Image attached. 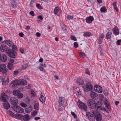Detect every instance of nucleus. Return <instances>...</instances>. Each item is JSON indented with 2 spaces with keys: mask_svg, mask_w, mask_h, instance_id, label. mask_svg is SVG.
Segmentation results:
<instances>
[{
  "mask_svg": "<svg viewBox=\"0 0 121 121\" xmlns=\"http://www.w3.org/2000/svg\"><path fill=\"white\" fill-rule=\"evenodd\" d=\"M73 16L72 15L71 16L70 15H69L67 16L66 18H67L69 20H72L73 19Z\"/></svg>",
  "mask_w": 121,
  "mask_h": 121,
  "instance_id": "a19ab883",
  "label": "nucleus"
},
{
  "mask_svg": "<svg viewBox=\"0 0 121 121\" xmlns=\"http://www.w3.org/2000/svg\"><path fill=\"white\" fill-rule=\"evenodd\" d=\"M20 51L22 54H23L24 53V50L22 48H20Z\"/></svg>",
  "mask_w": 121,
  "mask_h": 121,
  "instance_id": "052dcab7",
  "label": "nucleus"
},
{
  "mask_svg": "<svg viewBox=\"0 0 121 121\" xmlns=\"http://www.w3.org/2000/svg\"><path fill=\"white\" fill-rule=\"evenodd\" d=\"M6 44L9 47H11L13 44V42L9 40H7L5 41Z\"/></svg>",
  "mask_w": 121,
  "mask_h": 121,
  "instance_id": "5701e85b",
  "label": "nucleus"
},
{
  "mask_svg": "<svg viewBox=\"0 0 121 121\" xmlns=\"http://www.w3.org/2000/svg\"><path fill=\"white\" fill-rule=\"evenodd\" d=\"M7 112L8 114L12 116H14V113L11 111H7Z\"/></svg>",
  "mask_w": 121,
  "mask_h": 121,
  "instance_id": "ea45409f",
  "label": "nucleus"
},
{
  "mask_svg": "<svg viewBox=\"0 0 121 121\" xmlns=\"http://www.w3.org/2000/svg\"><path fill=\"white\" fill-rule=\"evenodd\" d=\"M20 104L21 106L24 108L26 107L27 106L26 104L23 102L21 103Z\"/></svg>",
  "mask_w": 121,
  "mask_h": 121,
  "instance_id": "37998d69",
  "label": "nucleus"
},
{
  "mask_svg": "<svg viewBox=\"0 0 121 121\" xmlns=\"http://www.w3.org/2000/svg\"><path fill=\"white\" fill-rule=\"evenodd\" d=\"M112 34L111 32H108L106 34V37L107 39H111V35Z\"/></svg>",
  "mask_w": 121,
  "mask_h": 121,
  "instance_id": "cd10ccee",
  "label": "nucleus"
},
{
  "mask_svg": "<svg viewBox=\"0 0 121 121\" xmlns=\"http://www.w3.org/2000/svg\"><path fill=\"white\" fill-rule=\"evenodd\" d=\"M11 47H12V49L13 50H16L17 49V47L13 44Z\"/></svg>",
  "mask_w": 121,
  "mask_h": 121,
  "instance_id": "58836bf2",
  "label": "nucleus"
},
{
  "mask_svg": "<svg viewBox=\"0 0 121 121\" xmlns=\"http://www.w3.org/2000/svg\"><path fill=\"white\" fill-rule=\"evenodd\" d=\"M16 81L17 83L18 86L22 85H25L27 84V81L24 79L16 80Z\"/></svg>",
  "mask_w": 121,
  "mask_h": 121,
  "instance_id": "9d476101",
  "label": "nucleus"
},
{
  "mask_svg": "<svg viewBox=\"0 0 121 121\" xmlns=\"http://www.w3.org/2000/svg\"><path fill=\"white\" fill-rule=\"evenodd\" d=\"M91 35V34L90 32H86L83 35L84 37H89Z\"/></svg>",
  "mask_w": 121,
  "mask_h": 121,
  "instance_id": "e433bc0d",
  "label": "nucleus"
},
{
  "mask_svg": "<svg viewBox=\"0 0 121 121\" xmlns=\"http://www.w3.org/2000/svg\"><path fill=\"white\" fill-rule=\"evenodd\" d=\"M9 48L6 45L4 44L1 45L0 47V50L2 52H4L7 50Z\"/></svg>",
  "mask_w": 121,
  "mask_h": 121,
  "instance_id": "f8f14e48",
  "label": "nucleus"
},
{
  "mask_svg": "<svg viewBox=\"0 0 121 121\" xmlns=\"http://www.w3.org/2000/svg\"><path fill=\"white\" fill-rule=\"evenodd\" d=\"M71 113L72 115L74 117V118H75L77 117L75 114V113L74 112H71Z\"/></svg>",
  "mask_w": 121,
  "mask_h": 121,
  "instance_id": "de8ad7c7",
  "label": "nucleus"
},
{
  "mask_svg": "<svg viewBox=\"0 0 121 121\" xmlns=\"http://www.w3.org/2000/svg\"><path fill=\"white\" fill-rule=\"evenodd\" d=\"M95 108L96 110V111L98 112H100V111L102 110V108L101 107V106H96Z\"/></svg>",
  "mask_w": 121,
  "mask_h": 121,
  "instance_id": "c756f323",
  "label": "nucleus"
},
{
  "mask_svg": "<svg viewBox=\"0 0 121 121\" xmlns=\"http://www.w3.org/2000/svg\"><path fill=\"white\" fill-rule=\"evenodd\" d=\"M77 82L78 84L79 85H82L84 83L83 80L82 78L78 79Z\"/></svg>",
  "mask_w": 121,
  "mask_h": 121,
  "instance_id": "a878e982",
  "label": "nucleus"
},
{
  "mask_svg": "<svg viewBox=\"0 0 121 121\" xmlns=\"http://www.w3.org/2000/svg\"><path fill=\"white\" fill-rule=\"evenodd\" d=\"M112 5L114 7V8L117 12L118 11V9H117V7L116 3L115 2H114L112 4Z\"/></svg>",
  "mask_w": 121,
  "mask_h": 121,
  "instance_id": "72a5a7b5",
  "label": "nucleus"
},
{
  "mask_svg": "<svg viewBox=\"0 0 121 121\" xmlns=\"http://www.w3.org/2000/svg\"><path fill=\"white\" fill-rule=\"evenodd\" d=\"M93 90V86L91 84H86L85 87L84 89L85 91L88 92L89 91H91Z\"/></svg>",
  "mask_w": 121,
  "mask_h": 121,
  "instance_id": "0eeeda50",
  "label": "nucleus"
},
{
  "mask_svg": "<svg viewBox=\"0 0 121 121\" xmlns=\"http://www.w3.org/2000/svg\"><path fill=\"white\" fill-rule=\"evenodd\" d=\"M6 54L10 57L12 58H15L17 56V53L15 51L9 48L6 52Z\"/></svg>",
  "mask_w": 121,
  "mask_h": 121,
  "instance_id": "f257e3e1",
  "label": "nucleus"
},
{
  "mask_svg": "<svg viewBox=\"0 0 121 121\" xmlns=\"http://www.w3.org/2000/svg\"><path fill=\"white\" fill-rule=\"evenodd\" d=\"M85 82H86V84H91V81L89 80L88 78H86L85 80Z\"/></svg>",
  "mask_w": 121,
  "mask_h": 121,
  "instance_id": "4c0bfd02",
  "label": "nucleus"
},
{
  "mask_svg": "<svg viewBox=\"0 0 121 121\" xmlns=\"http://www.w3.org/2000/svg\"><path fill=\"white\" fill-rule=\"evenodd\" d=\"M12 108L16 112L19 113H22L24 112V109L21 107L18 106L17 105H13Z\"/></svg>",
  "mask_w": 121,
  "mask_h": 121,
  "instance_id": "20e7f679",
  "label": "nucleus"
},
{
  "mask_svg": "<svg viewBox=\"0 0 121 121\" xmlns=\"http://www.w3.org/2000/svg\"><path fill=\"white\" fill-rule=\"evenodd\" d=\"M100 10L101 13H104L106 11L107 9L104 6L101 8Z\"/></svg>",
  "mask_w": 121,
  "mask_h": 121,
  "instance_id": "473e14b6",
  "label": "nucleus"
},
{
  "mask_svg": "<svg viewBox=\"0 0 121 121\" xmlns=\"http://www.w3.org/2000/svg\"><path fill=\"white\" fill-rule=\"evenodd\" d=\"M85 73L86 74H88V75H90V72H89V70H88V69H86V70Z\"/></svg>",
  "mask_w": 121,
  "mask_h": 121,
  "instance_id": "13d9d810",
  "label": "nucleus"
},
{
  "mask_svg": "<svg viewBox=\"0 0 121 121\" xmlns=\"http://www.w3.org/2000/svg\"><path fill=\"white\" fill-rule=\"evenodd\" d=\"M38 67V69L40 70L41 71H43V69L42 67L41 66H39Z\"/></svg>",
  "mask_w": 121,
  "mask_h": 121,
  "instance_id": "338daca9",
  "label": "nucleus"
},
{
  "mask_svg": "<svg viewBox=\"0 0 121 121\" xmlns=\"http://www.w3.org/2000/svg\"><path fill=\"white\" fill-rule=\"evenodd\" d=\"M99 50L100 51V54L101 56H102L103 55V52L101 51V50H102V48H101V47L99 49Z\"/></svg>",
  "mask_w": 121,
  "mask_h": 121,
  "instance_id": "bf43d9fd",
  "label": "nucleus"
},
{
  "mask_svg": "<svg viewBox=\"0 0 121 121\" xmlns=\"http://www.w3.org/2000/svg\"><path fill=\"white\" fill-rule=\"evenodd\" d=\"M4 102L3 103L4 107L6 109H9L10 107L9 103L7 101Z\"/></svg>",
  "mask_w": 121,
  "mask_h": 121,
  "instance_id": "f3484780",
  "label": "nucleus"
},
{
  "mask_svg": "<svg viewBox=\"0 0 121 121\" xmlns=\"http://www.w3.org/2000/svg\"><path fill=\"white\" fill-rule=\"evenodd\" d=\"M1 97L0 98V100L3 102L7 101L6 98L7 97V95L4 93H2L1 95Z\"/></svg>",
  "mask_w": 121,
  "mask_h": 121,
  "instance_id": "4468645a",
  "label": "nucleus"
},
{
  "mask_svg": "<svg viewBox=\"0 0 121 121\" xmlns=\"http://www.w3.org/2000/svg\"><path fill=\"white\" fill-rule=\"evenodd\" d=\"M39 100L42 103H43L45 102V98L43 95H41L40 97L39 98Z\"/></svg>",
  "mask_w": 121,
  "mask_h": 121,
  "instance_id": "2f4dec72",
  "label": "nucleus"
},
{
  "mask_svg": "<svg viewBox=\"0 0 121 121\" xmlns=\"http://www.w3.org/2000/svg\"><path fill=\"white\" fill-rule=\"evenodd\" d=\"M21 117L24 121H28L30 119L29 115L26 114L24 115H22Z\"/></svg>",
  "mask_w": 121,
  "mask_h": 121,
  "instance_id": "ddd939ff",
  "label": "nucleus"
},
{
  "mask_svg": "<svg viewBox=\"0 0 121 121\" xmlns=\"http://www.w3.org/2000/svg\"><path fill=\"white\" fill-rule=\"evenodd\" d=\"M60 106H61L59 105L58 107V110L60 111H62V108Z\"/></svg>",
  "mask_w": 121,
  "mask_h": 121,
  "instance_id": "4d7b16f0",
  "label": "nucleus"
},
{
  "mask_svg": "<svg viewBox=\"0 0 121 121\" xmlns=\"http://www.w3.org/2000/svg\"><path fill=\"white\" fill-rule=\"evenodd\" d=\"M16 80H14L12 82V84H13L12 85V87H15L18 86L17 83L16 81Z\"/></svg>",
  "mask_w": 121,
  "mask_h": 121,
  "instance_id": "bb28decb",
  "label": "nucleus"
},
{
  "mask_svg": "<svg viewBox=\"0 0 121 121\" xmlns=\"http://www.w3.org/2000/svg\"><path fill=\"white\" fill-rule=\"evenodd\" d=\"M9 82V79H7V80H6L5 81H3L2 82V84L4 85L5 83H7Z\"/></svg>",
  "mask_w": 121,
  "mask_h": 121,
  "instance_id": "8fccbe9b",
  "label": "nucleus"
},
{
  "mask_svg": "<svg viewBox=\"0 0 121 121\" xmlns=\"http://www.w3.org/2000/svg\"><path fill=\"white\" fill-rule=\"evenodd\" d=\"M36 6L37 8L39 9H43L42 6L39 4H37Z\"/></svg>",
  "mask_w": 121,
  "mask_h": 121,
  "instance_id": "c03bdc74",
  "label": "nucleus"
},
{
  "mask_svg": "<svg viewBox=\"0 0 121 121\" xmlns=\"http://www.w3.org/2000/svg\"><path fill=\"white\" fill-rule=\"evenodd\" d=\"M7 59V56L5 55H3L1 56V58L0 59V61L3 62L5 61Z\"/></svg>",
  "mask_w": 121,
  "mask_h": 121,
  "instance_id": "412c9836",
  "label": "nucleus"
},
{
  "mask_svg": "<svg viewBox=\"0 0 121 121\" xmlns=\"http://www.w3.org/2000/svg\"><path fill=\"white\" fill-rule=\"evenodd\" d=\"M92 115L93 114L89 112H86V117L89 119Z\"/></svg>",
  "mask_w": 121,
  "mask_h": 121,
  "instance_id": "7c9ffc66",
  "label": "nucleus"
},
{
  "mask_svg": "<svg viewBox=\"0 0 121 121\" xmlns=\"http://www.w3.org/2000/svg\"><path fill=\"white\" fill-rule=\"evenodd\" d=\"M109 103L108 100L107 99L105 100L104 103L105 107L108 109L109 111H110L111 110V108L109 105Z\"/></svg>",
  "mask_w": 121,
  "mask_h": 121,
  "instance_id": "6ab92c4d",
  "label": "nucleus"
},
{
  "mask_svg": "<svg viewBox=\"0 0 121 121\" xmlns=\"http://www.w3.org/2000/svg\"><path fill=\"white\" fill-rule=\"evenodd\" d=\"M6 66L4 64H1L0 65V72H2L3 74H6L8 69L6 68Z\"/></svg>",
  "mask_w": 121,
  "mask_h": 121,
  "instance_id": "39448f33",
  "label": "nucleus"
},
{
  "mask_svg": "<svg viewBox=\"0 0 121 121\" xmlns=\"http://www.w3.org/2000/svg\"><path fill=\"white\" fill-rule=\"evenodd\" d=\"M74 45L75 48H77L78 47V44L76 42H75L74 43Z\"/></svg>",
  "mask_w": 121,
  "mask_h": 121,
  "instance_id": "864d4df0",
  "label": "nucleus"
},
{
  "mask_svg": "<svg viewBox=\"0 0 121 121\" xmlns=\"http://www.w3.org/2000/svg\"><path fill=\"white\" fill-rule=\"evenodd\" d=\"M13 93L14 95L17 96L19 99L22 98L23 96V94L21 93L20 91L19 90H14L13 91Z\"/></svg>",
  "mask_w": 121,
  "mask_h": 121,
  "instance_id": "423d86ee",
  "label": "nucleus"
},
{
  "mask_svg": "<svg viewBox=\"0 0 121 121\" xmlns=\"http://www.w3.org/2000/svg\"><path fill=\"white\" fill-rule=\"evenodd\" d=\"M99 97L100 99L101 100H102L104 98V95L101 94H100L99 95Z\"/></svg>",
  "mask_w": 121,
  "mask_h": 121,
  "instance_id": "09e8293b",
  "label": "nucleus"
},
{
  "mask_svg": "<svg viewBox=\"0 0 121 121\" xmlns=\"http://www.w3.org/2000/svg\"><path fill=\"white\" fill-rule=\"evenodd\" d=\"M24 35V34L22 32L20 33L19 34V35L21 37H23Z\"/></svg>",
  "mask_w": 121,
  "mask_h": 121,
  "instance_id": "e2e57ef3",
  "label": "nucleus"
},
{
  "mask_svg": "<svg viewBox=\"0 0 121 121\" xmlns=\"http://www.w3.org/2000/svg\"><path fill=\"white\" fill-rule=\"evenodd\" d=\"M59 10V9L57 7H56L55 8L54 10V13L55 14L57 13Z\"/></svg>",
  "mask_w": 121,
  "mask_h": 121,
  "instance_id": "79ce46f5",
  "label": "nucleus"
},
{
  "mask_svg": "<svg viewBox=\"0 0 121 121\" xmlns=\"http://www.w3.org/2000/svg\"><path fill=\"white\" fill-rule=\"evenodd\" d=\"M29 13L30 15H31L32 16H34V13L33 11L30 12Z\"/></svg>",
  "mask_w": 121,
  "mask_h": 121,
  "instance_id": "6e6d98bb",
  "label": "nucleus"
},
{
  "mask_svg": "<svg viewBox=\"0 0 121 121\" xmlns=\"http://www.w3.org/2000/svg\"><path fill=\"white\" fill-rule=\"evenodd\" d=\"M92 113L93 114V115L89 119V120L90 121H95V116H94V115H95V113L94 112H92Z\"/></svg>",
  "mask_w": 121,
  "mask_h": 121,
  "instance_id": "c85d7f7f",
  "label": "nucleus"
},
{
  "mask_svg": "<svg viewBox=\"0 0 121 121\" xmlns=\"http://www.w3.org/2000/svg\"><path fill=\"white\" fill-rule=\"evenodd\" d=\"M37 112L36 111H35L33 112L32 115L35 116L37 114Z\"/></svg>",
  "mask_w": 121,
  "mask_h": 121,
  "instance_id": "3c124183",
  "label": "nucleus"
},
{
  "mask_svg": "<svg viewBox=\"0 0 121 121\" xmlns=\"http://www.w3.org/2000/svg\"><path fill=\"white\" fill-rule=\"evenodd\" d=\"M33 109L32 106L30 105V106L27 107V108H25V110L26 112L29 113L31 112Z\"/></svg>",
  "mask_w": 121,
  "mask_h": 121,
  "instance_id": "aec40b11",
  "label": "nucleus"
},
{
  "mask_svg": "<svg viewBox=\"0 0 121 121\" xmlns=\"http://www.w3.org/2000/svg\"><path fill=\"white\" fill-rule=\"evenodd\" d=\"M87 103L88 106L91 109H94L96 107L95 102L93 99H89Z\"/></svg>",
  "mask_w": 121,
  "mask_h": 121,
  "instance_id": "7ed1b4c3",
  "label": "nucleus"
},
{
  "mask_svg": "<svg viewBox=\"0 0 121 121\" xmlns=\"http://www.w3.org/2000/svg\"><path fill=\"white\" fill-rule=\"evenodd\" d=\"M104 94L106 95L107 96L108 95L107 91L106 90H104L103 91Z\"/></svg>",
  "mask_w": 121,
  "mask_h": 121,
  "instance_id": "5fc2aeb1",
  "label": "nucleus"
},
{
  "mask_svg": "<svg viewBox=\"0 0 121 121\" xmlns=\"http://www.w3.org/2000/svg\"><path fill=\"white\" fill-rule=\"evenodd\" d=\"M113 30L114 35H116L119 34V30L117 27H114L113 28Z\"/></svg>",
  "mask_w": 121,
  "mask_h": 121,
  "instance_id": "4be33fe9",
  "label": "nucleus"
},
{
  "mask_svg": "<svg viewBox=\"0 0 121 121\" xmlns=\"http://www.w3.org/2000/svg\"><path fill=\"white\" fill-rule=\"evenodd\" d=\"M31 93L32 95V97H35V93L33 91L31 90Z\"/></svg>",
  "mask_w": 121,
  "mask_h": 121,
  "instance_id": "49530a36",
  "label": "nucleus"
},
{
  "mask_svg": "<svg viewBox=\"0 0 121 121\" xmlns=\"http://www.w3.org/2000/svg\"><path fill=\"white\" fill-rule=\"evenodd\" d=\"M19 72L17 70L15 71L13 73L15 75H16L18 74Z\"/></svg>",
  "mask_w": 121,
  "mask_h": 121,
  "instance_id": "680f3d73",
  "label": "nucleus"
},
{
  "mask_svg": "<svg viewBox=\"0 0 121 121\" xmlns=\"http://www.w3.org/2000/svg\"><path fill=\"white\" fill-rule=\"evenodd\" d=\"M93 19V17L91 16L87 17L86 19V22L88 23L92 22Z\"/></svg>",
  "mask_w": 121,
  "mask_h": 121,
  "instance_id": "a211bd4d",
  "label": "nucleus"
},
{
  "mask_svg": "<svg viewBox=\"0 0 121 121\" xmlns=\"http://www.w3.org/2000/svg\"><path fill=\"white\" fill-rule=\"evenodd\" d=\"M39 105L38 103H35L34 105V108L36 110H38L39 108Z\"/></svg>",
  "mask_w": 121,
  "mask_h": 121,
  "instance_id": "c9c22d12",
  "label": "nucleus"
},
{
  "mask_svg": "<svg viewBox=\"0 0 121 121\" xmlns=\"http://www.w3.org/2000/svg\"><path fill=\"white\" fill-rule=\"evenodd\" d=\"M36 35L37 37H39L41 36L40 34L38 32H37L36 33Z\"/></svg>",
  "mask_w": 121,
  "mask_h": 121,
  "instance_id": "0e129e2a",
  "label": "nucleus"
},
{
  "mask_svg": "<svg viewBox=\"0 0 121 121\" xmlns=\"http://www.w3.org/2000/svg\"><path fill=\"white\" fill-rule=\"evenodd\" d=\"M11 4L12 7L15 8L17 6V3L15 0H11Z\"/></svg>",
  "mask_w": 121,
  "mask_h": 121,
  "instance_id": "b1692460",
  "label": "nucleus"
},
{
  "mask_svg": "<svg viewBox=\"0 0 121 121\" xmlns=\"http://www.w3.org/2000/svg\"><path fill=\"white\" fill-rule=\"evenodd\" d=\"M101 104V103L100 102H98L96 104L95 103L96 106H100Z\"/></svg>",
  "mask_w": 121,
  "mask_h": 121,
  "instance_id": "603ef678",
  "label": "nucleus"
},
{
  "mask_svg": "<svg viewBox=\"0 0 121 121\" xmlns=\"http://www.w3.org/2000/svg\"><path fill=\"white\" fill-rule=\"evenodd\" d=\"M90 95L91 97L93 99H96L98 98V96L95 92H91L90 94Z\"/></svg>",
  "mask_w": 121,
  "mask_h": 121,
  "instance_id": "dca6fc26",
  "label": "nucleus"
},
{
  "mask_svg": "<svg viewBox=\"0 0 121 121\" xmlns=\"http://www.w3.org/2000/svg\"><path fill=\"white\" fill-rule=\"evenodd\" d=\"M70 38L72 40L74 41H76L77 40L76 38L74 36L71 35Z\"/></svg>",
  "mask_w": 121,
  "mask_h": 121,
  "instance_id": "a18cd8bd",
  "label": "nucleus"
},
{
  "mask_svg": "<svg viewBox=\"0 0 121 121\" xmlns=\"http://www.w3.org/2000/svg\"><path fill=\"white\" fill-rule=\"evenodd\" d=\"M95 117L97 121H101L102 119L101 115L98 113H97L95 115Z\"/></svg>",
  "mask_w": 121,
  "mask_h": 121,
  "instance_id": "2eb2a0df",
  "label": "nucleus"
},
{
  "mask_svg": "<svg viewBox=\"0 0 121 121\" xmlns=\"http://www.w3.org/2000/svg\"><path fill=\"white\" fill-rule=\"evenodd\" d=\"M8 68L10 70H12L14 68V66L13 64L11 63H8Z\"/></svg>",
  "mask_w": 121,
  "mask_h": 121,
  "instance_id": "393cba45",
  "label": "nucleus"
},
{
  "mask_svg": "<svg viewBox=\"0 0 121 121\" xmlns=\"http://www.w3.org/2000/svg\"><path fill=\"white\" fill-rule=\"evenodd\" d=\"M95 91L96 92L99 93L102 92L103 91L102 87L96 85L94 87Z\"/></svg>",
  "mask_w": 121,
  "mask_h": 121,
  "instance_id": "9b49d317",
  "label": "nucleus"
},
{
  "mask_svg": "<svg viewBox=\"0 0 121 121\" xmlns=\"http://www.w3.org/2000/svg\"><path fill=\"white\" fill-rule=\"evenodd\" d=\"M26 101L27 103L29 104L30 102V99H26Z\"/></svg>",
  "mask_w": 121,
  "mask_h": 121,
  "instance_id": "69168bd1",
  "label": "nucleus"
},
{
  "mask_svg": "<svg viewBox=\"0 0 121 121\" xmlns=\"http://www.w3.org/2000/svg\"><path fill=\"white\" fill-rule=\"evenodd\" d=\"M79 55L81 58H82L85 57L86 56L85 53L82 52H80L79 53Z\"/></svg>",
  "mask_w": 121,
  "mask_h": 121,
  "instance_id": "f704fd0d",
  "label": "nucleus"
},
{
  "mask_svg": "<svg viewBox=\"0 0 121 121\" xmlns=\"http://www.w3.org/2000/svg\"><path fill=\"white\" fill-rule=\"evenodd\" d=\"M9 101L11 104L13 105H15L18 102V100L16 97H11L10 98Z\"/></svg>",
  "mask_w": 121,
  "mask_h": 121,
  "instance_id": "6e6552de",
  "label": "nucleus"
},
{
  "mask_svg": "<svg viewBox=\"0 0 121 121\" xmlns=\"http://www.w3.org/2000/svg\"><path fill=\"white\" fill-rule=\"evenodd\" d=\"M65 101V99L64 98L60 97L58 101V103L59 104V105L62 107L64 106Z\"/></svg>",
  "mask_w": 121,
  "mask_h": 121,
  "instance_id": "1a4fd4ad",
  "label": "nucleus"
},
{
  "mask_svg": "<svg viewBox=\"0 0 121 121\" xmlns=\"http://www.w3.org/2000/svg\"><path fill=\"white\" fill-rule=\"evenodd\" d=\"M78 106L80 109L85 111H87V106L84 103L80 101H78Z\"/></svg>",
  "mask_w": 121,
  "mask_h": 121,
  "instance_id": "f03ea898",
  "label": "nucleus"
},
{
  "mask_svg": "<svg viewBox=\"0 0 121 121\" xmlns=\"http://www.w3.org/2000/svg\"><path fill=\"white\" fill-rule=\"evenodd\" d=\"M121 43V40H118L117 42V43L118 45H120V43Z\"/></svg>",
  "mask_w": 121,
  "mask_h": 121,
  "instance_id": "774afa93",
  "label": "nucleus"
}]
</instances>
